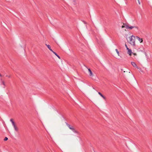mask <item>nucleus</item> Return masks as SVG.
Listing matches in <instances>:
<instances>
[{"label": "nucleus", "instance_id": "obj_1", "mask_svg": "<svg viewBox=\"0 0 152 152\" xmlns=\"http://www.w3.org/2000/svg\"><path fill=\"white\" fill-rule=\"evenodd\" d=\"M135 37L133 35H132L129 37V39L128 40V42L131 45L133 46L135 45Z\"/></svg>", "mask_w": 152, "mask_h": 152}, {"label": "nucleus", "instance_id": "obj_2", "mask_svg": "<svg viewBox=\"0 0 152 152\" xmlns=\"http://www.w3.org/2000/svg\"><path fill=\"white\" fill-rule=\"evenodd\" d=\"M125 25V28L127 29H129L130 30H131L133 28H135V29H136L137 30H138L139 29V27L137 26H129L128 25H126V24H124V25Z\"/></svg>", "mask_w": 152, "mask_h": 152}, {"label": "nucleus", "instance_id": "obj_3", "mask_svg": "<svg viewBox=\"0 0 152 152\" xmlns=\"http://www.w3.org/2000/svg\"><path fill=\"white\" fill-rule=\"evenodd\" d=\"M66 124L69 128L71 130L77 134L78 133V132L75 129L74 127L73 126H71L68 124Z\"/></svg>", "mask_w": 152, "mask_h": 152}, {"label": "nucleus", "instance_id": "obj_4", "mask_svg": "<svg viewBox=\"0 0 152 152\" xmlns=\"http://www.w3.org/2000/svg\"><path fill=\"white\" fill-rule=\"evenodd\" d=\"M87 68L88 69V72H89V75L90 77H92V76H93V75H93V73H92L90 69V68Z\"/></svg>", "mask_w": 152, "mask_h": 152}, {"label": "nucleus", "instance_id": "obj_5", "mask_svg": "<svg viewBox=\"0 0 152 152\" xmlns=\"http://www.w3.org/2000/svg\"><path fill=\"white\" fill-rule=\"evenodd\" d=\"M136 38L139 41L140 43H142L143 42V39L142 38H140L138 36H136Z\"/></svg>", "mask_w": 152, "mask_h": 152}, {"label": "nucleus", "instance_id": "obj_6", "mask_svg": "<svg viewBox=\"0 0 152 152\" xmlns=\"http://www.w3.org/2000/svg\"><path fill=\"white\" fill-rule=\"evenodd\" d=\"M127 50H128L127 53L130 56H131L132 53V51L130 49H129V48H127Z\"/></svg>", "mask_w": 152, "mask_h": 152}, {"label": "nucleus", "instance_id": "obj_7", "mask_svg": "<svg viewBox=\"0 0 152 152\" xmlns=\"http://www.w3.org/2000/svg\"><path fill=\"white\" fill-rule=\"evenodd\" d=\"M131 64L134 67H135L137 68H138V67L137 66V65H136L135 63L133 62H131Z\"/></svg>", "mask_w": 152, "mask_h": 152}, {"label": "nucleus", "instance_id": "obj_8", "mask_svg": "<svg viewBox=\"0 0 152 152\" xmlns=\"http://www.w3.org/2000/svg\"><path fill=\"white\" fill-rule=\"evenodd\" d=\"M10 121L12 122V125L13 126V127L16 126L15 124V123L14 121H13V120L12 119H10Z\"/></svg>", "mask_w": 152, "mask_h": 152}, {"label": "nucleus", "instance_id": "obj_9", "mask_svg": "<svg viewBox=\"0 0 152 152\" xmlns=\"http://www.w3.org/2000/svg\"><path fill=\"white\" fill-rule=\"evenodd\" d=\"M98 94L104 99H106V97L104 96L100 92H98Z\"/></svg>", "mask_w": 152, "mask_h": 152}, {"label": "nucleus", "instance_id": "obj_10", "mask_svg": "<svg viewBox=\"0 0 152 152\" xmlns=\"http://www.w3.org/2000/svg\"><path fill=\"white\" fill-rule=\"evenodd\" d=\"M45 45L47 46L48 48L51 51V52L53 51L51 49V48L50 45H47V44H45Z\"/></svg>", "mask_w": 152, "mask_h": 152}, {"label": "nucleus", "instance_id": "obj_11", "mask_svg": "<svg viewBox=\"0 0 152 152\" xmlns=\"http://www.w3.org/2000/svg\"><path fill=\"white\" fill-rule=\"evenodd\" d=\"M14 128L16 132H18V128L16 126H14Z\"/></svg>", "mask_w": 152, "mask_h": 152}, {"label": "nucleus", "instance_id": "obj_12", "mask_svg": "<svg viewBox=\"0 0 152 152\" xmlns=\"http://www.w3.org/2000/svg\"><path fill=\"white\" fill-rule=\"evenodd\" d=\"M115 51L117 53L118 56H119V51H118V50L117 49H115Z\"/></svg>", "mask_w": 152, "mask_h": 152}, {"label": "nucleus", "instance_id": "obj_13", "mask_svg": "<svg viewBox=\"0 0 152 152\" xmlns=\"http://www.w3.org/2000/svg\"><path fill=\"white\" fill-rule=\"evenodd\" d=\"M54 54H55V55H56V56H57V55H58L55 52L53 51H53H52Z\"/></svg>", "mask_w": 152, "mask_h": 152}, {"label": "nucleus", "instance_id": "obj_14", "mask_svg": "<svg viewBox=\"0 0 152 152\" xmlns=\"http://www.w3.org/2000/svg\"><path fill=\"white\" fill-rule=\"evenodd\" d=\"M2 84L4 86H5V82H4V81H2Z\"/></svg>", "mask_w": 152, "mask_h": 152}, {"label": "nucleus", "instance_id": "obj_15", "mask_svg": "<svg viewBox=\"0 0 152 152\" xmlns=\"http://www.w3.org/2000/svg\"><path fill=\"white\" fill-rule=\"evenodd\" d=\"M6 77H8L9 78H10L11 77V76L10 75H7L6 76Z\"/></svg>", "mask_w": 152, "mask_h": 152}, {"label": "nucleus", "instance_id": "obj_16", "mask_svg": "<svg viewBox=\"0 0 152 152\" xmlns=\"http://www.w3.org/2000/svg\"><path fill=\"white\" fill-rule=\"evenodd\" d=\"M8 140V138L7 137H5L4 139V140L5 141H6L7 140Z\"/></svg>", "mask_w": 152, "mask_h": 152}, {"label": "nucleus", "instance_id": "obj_17", "mask_svg": "<svg viewBox=\"0 0 152 152\" xmlns=\"http://www.w3.org/2000/svg\"><path fill=\"white\" fill-rule=\"evenodd\" d=\"M139 4L140 5L141 3L140 0H137Z\"/></svg>", "mask_w": 152, "mask_h": 152}, {"label": "nucleus", "instance_id": "obj_18", "mask_svg": "<svg viewBox=\"0 0 152 152\" xmlns=\"http://www.w3.org/2000/svg\"><path fill=\"white\" fill-rule=\"evenodd\" d=\"M124 25H125V26L123 25L122 26V28H124V27H125V25L124 24Z\"/></svg>", "mask_w": 152, "mask_h": 152}, {"label": "nucleus", "instance_id": "obj_19", "mask_svg": "<svg viewBox=\"0 0 152 152\" xmlns=\"http://www.w3.org/2000/svg\"><path fill=\"white\" fill-rule=\"evenodd\" d=\"M57 56L58 57V58L59 59H60L61 58L58 55H57Z\"/></svg>", "mask_w": 152, "mask_h": 152}, {"label": "nucleus", "instance_id": "obj_20", "mask_svg": "<svg viewBox=\"0 0 152 152\" xmlns=\"http://www.w3.org/2000/svg\"><path fill=\"white\" fill-rule=\"evenodd\" d=\"M125 47H126V49H127V48H128V47L127 45L126 44H125Z\"/></svg>", "mask_w": 152, "mask_h": 152}, {"label": "nucleus", "instance_id": "obj_21", "mask_svg": "<svg viewBox=\"0 0 152 152\" xmlns=\"http://www.w3.org/2000/svg\"><path fill=\"white\" fill-rule=\"evenodd\" d=\"M133 54L134 55V56H136L137 55V54L136 53H133Z\"/></svg>", "mask_w": 152, "mask_h": 152}, {"label": "nucleus", "instance_id": "obj_22", "mask_svg": "<svg viewBox=\"0 0 152 152\" xmlns=\"http://www.w3.org/2000/svg\"><path fill=\"white\" fill-rule=\"evenodd\" d=\"M0 77H2V75L1 74H0Z\"/></svg>", "mask_w": 152, "mask_h": 152}, {"label": "nucleus", "instance_id": "obj_23", "mask_svg": "<svg viewBox=\"0 0 152 152\" xmlns=\"http://www.w3.org/2000/svg\"><path fill=\"white\" fill-rule=\"evenodd\" d=\"M73 1L75 2H76V1L75 0Z\"/></svg>", "mask_w": 152, "mask_h": 152}]
</instances>
